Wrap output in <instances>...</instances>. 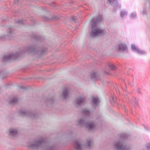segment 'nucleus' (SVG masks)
Listing matches in <instances>:
<instances>
[{"instance_id":"nucleus-1","label":"nucleus","mask_w":150,"mask_h":150,"mask_svg":"<svg viewBox=\"0 0 150 150\" xmlns=\"http://www.w3.org/2000/svg\"><path fill=\"white\" fill-rule=\"evenodd\" d=\"M105 33L104 31L98 29L95 24H94L92 28V31L90 33V35L92 37L98 35H102Z\"/></svg>"},{"instance_id":"nucleus-2","label":"nucleus","mask_w":150,"mask_h":150,"mask_svg":"<svg viewBox=\"0 0 150 150\" xmlns=\"http://www.w3.org/2000/svg\"><path fill=\"white\" fill-rule=\"evenodd\" d=\"M127 49V47L126 45L124 43H121L119 44L117 48V51H123Z\"/></svg>"},{"instance_id":"nucleus-3","label":"nucleus","mask_w":150,"mask_h":150,"mask_svg":"<svg viewBox=\"0 0 150 150\" xmlns=\"http://www.w3.org/2000/svg\"><path fill=\"white\" fill-rule=\"evenodd\" d=\"M117 0H108V3L111 5H115L117 4Z\"/></svg>"},{"instance_id":"nucleus-4","label":"nucleus","mask_w":150,"mask_h":150,"mask_svg":"<svg viewBox=\"0 0 150 150\" xmlns=\"http://www.w3.org/2000/svg\"><path fill=\"white\" fill-rule=\"evenodd\" d=\"M92 102L95 104L98 103L99 102V99L98 98H92Z\"/></svg>"},{"instance_id":"nucleus-5","label":"nucleus","mask_w":150,"mask_h":150,"mask_svg":"<svg viewBox=\"0 0 150 150\" xmlns=\"http://www.w3.org/2000/svg\"><path fill=\"white\" fill-rule=\"evenodd\" d=\"M68 95V92L67 90H65L64 91L63 93V96L64 98L66 97V96Z\"/></svg>"},{"instance_id":"nucleus-6","label":"nucleus","mask_w":150,"mask_h":150,"mask_svg":"<svg viewBox=\"0 0 150 150\" xmlns=\"http://www.w3.org/2000/svg\"><path fill=\"white\" fill-rule=\"evenodd\" d=\"M76 148L77 149H80V146L79 143H76Z\"/></svg>"},{"instance_id":"nucleus-7","label":"nucleus","mask_w":150,"mask_h":150,"mask_svg":"<svg viewBox=\"0 0 150 150\" xmlns=\"http://www.w3.org/2000/svg\"><path fill=\"white\" fill-rule=\"evenodd\" d=\"M83 100V99H82L81 98H80L77 100V103L80 104V103H81Z\"/></svg>"},{"instance_id":"nucleus-8","label":"nucleus","mask_w":150,"mask_h":150,"mask_svg":"<svg viewBox=\"0 0 150 150\" xmlns=\"http://www.w3.org/2000/svg\"><path fill=\"white\" fill-rule=\"evenodd\" d=\"M88 126H89V129H91L93 128V127L94 126V125L93 123H91V124H89Z\"/></svg>"},{"instance_id":"nucleus-9","label":"nucleus","mask_w":150,"mask_h":150,"mask_svg":"<svg viewBox=\"0 0 150 150\" xmlns=\"http://www.w3.org/2000/svg\"><path fill=\"white\" fill-rule=\"evenodd\" d=\"M132 48L133 50H137V48L136 47V46L134 45H132Z\"/></svg>"},{"instance_id":"nucleus-10","label":"nucleus","mask_w":150,"mask_h":150,"mask_svg":"<svg viewBox=\"0 0 150 150\" xmlns=\"http://www.w3.org/2000/svg\"><path fill=\"white\" fill-rule=\"evenodd\" d=\"M10 133L11 134H13L14 133V134H15L16 133V132L15 131H14V130H11L10 131Z\"/></svg>"},{"instance_id":"nucleus-11","label":"nucleus","mask_w":150,"mask_h":150,"mask_svg":"<svg viewBox=\"0 0 150 150\" xmlns=\"http://www.w3.org/2000/svg\"><path fill=\"white\" fill-rule=\"evenodd\" d=\"M17 99L16 98H15V99L11 101L10 103H14V102H15L16 101H17Z\"/></svg>"},{"instance_id":"nucleus-12","label":"nucleus","mask_w":150,"mask_h":150,"mask_svg":"<svg viewBox=\"0 0 150 150\" xmlns=\"http://www.w3.org/2000/svg\"><path fill=\"white\" fill-rule=\"evenodd\" d=\"M119 145V144H116V147L118 149H120V148H121V147H119V146H118Z\"/></svg>"},{"instance_id":"nucleus-13","label":"nucleus","mask_w":150,"mask_h":150,"mask_svg":"<svg viewBox=\"0 0 150 150\" xmlns=\"http://www.w3.org/2000/svg\"><path fill=\"white\" fill-rule=\"evenodd\" d=\"M83 112H84V113H86V112H88V110H83Z\"/></svg>"},{"instance_id":"nucleus-14","label":"nucleus","mask_w":150,"mask_h":150,"mask_svg":"<svg viewBox=\"0 0 150 150\" xmlns=\"http://www.w3.org/2000/svg\"><path fill=\"white\" fill-rule=\"evenodd\" d=\"M94 77H96V74L95 73L93 74Z\"/></svg>"},{"instance_id":"nucleus-15","label":"nucleus","mask_w":150,"mask_h":150,"mask_svg":"<svg viewBox=\"0 0 150 150\" xmlns=\"http://www.w3.org/2000/svg\"><path fill=\"white\" fill-rule=\"evenodd\" d=\"M16 1H17V2H18V0H15V3H16Z\"/></svg>"}]
</instances>
